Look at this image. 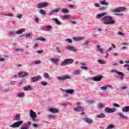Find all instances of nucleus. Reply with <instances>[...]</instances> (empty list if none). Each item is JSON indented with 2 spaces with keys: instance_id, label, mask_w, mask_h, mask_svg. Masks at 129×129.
Wrapping results in <instances>:
<instances>
[{
  "instance_id": "0e129e2a",
  "label": "nucleus",
  "mask_w": 129,
  "mask_h": 129,
  "mask_svg": "<svg viewBox=\"0 0 129 129\" xmlns=\"http://www.w3.org/2000/svg\"><path fill=\"white\" fill-rule=\"evenodd\" d=\"M95 6L96 8H99V4H96Z\"/></svg>"
},
{
  "instance_id": "052dcab7",
  "label": "nucleus",
  "mask_w": 129,
  "mask_h": 129,
  "mask_svg": "<svg viewBox=\"0 0 129 129\" xmlns=\"http://www.w3.org/2000/svg\"><path fill=\"white\" fill-rule=\"evenodd\" d=\"M118 34L120 35V36H123V33H122V32H120L119 31L118 32Z\"/></svg>"
},
{
  "instance_id": "13d9d810",
  "label": "nucleus",
  "mask_w": 129,
  "mask_h": 129,
  "mask_svg": "<svg viewBox=\"0 0 129 129\" xmlns=\"http://www.w3.org/2000/svg\"><path fill=\"white\" fill-rule=\"evenodd\" d=\"M81 69H83V70H87V67H82L81 68Z\"/></svg>"
},
{
  "instance_id": "72a5a7b5",
  "label": "nucleus",
  "mask_w": 129,
  "mask_h": 129,
  "mask_svg": "<svg viewBox=\"0 0 129 129\" xmlns=\"http://www.w3.org/2000/svg\"><path fill=\"white\" fill-rule=\"evenodd\" d=\"M61 12H62V13H64V14H67V13H69V11H68V9H64L61 10Z\"/></svg>"
},
{
  "instance_id": "49530a36",
  "label": "nucleus",
  "mask_w": 129,
  "mask_h": 129,
  "mask_svg": "<svg viewBox=\"0 0 129 129\" xmlns=\"http://www.w3.org/2000/svg\"><path fill=\"white\" fill-rule=\"evenodd\" d=\"M113 106H114V107H119L120 106L118 104L114 103Z\"/></svg>"
},
{
  "instance_id": "69168bd1",
  "label": "nucleus",
  "mask_w": 129,
  "mask_h": 129,
  "mask_svg": "<svg viewBox=\"0 0 129 129\" xmlns=\"http://www.w3.org/2000/svg\"><path fill=\"white\" fill-rule=\"evenodd\" d=\"M35 22H36V23H38V22H39V19L38 18H35Z\"/></svg>"
},
{
  "instance_id": "09e8293b",
  "label": "nucleus",
  "mask_w": 129,
  "mask_h": 129,
  "mask_svg": "<svg viewBox=\"0 0 129 129\" xmlns=\"http://www.w3.org/2000/svg\"><path fill=\"white\" fill-rule=\"evenodd\" d=\"M34 64H41V60H38L34 62Z\"/></svg>"
},
{
  "instance_id": "de8ad7c7",
  "label": "nucleus",
  "mask_w": 129,
  "mask_h": 129,
  "mask_svg": "<svg viewBox=\"0 0 129 129\" xmlns=\"http://www.w3.org/2000/svg\"><path fill=\"white\" fill-rule=\"evenodd\" d=\"M16 51H17V52H18V51H20V52H24V49L18 48V49H16Z\"/></svg>"
},
{
  "instance_id": "f3484780",
  "label": "nucleus",
  "mask_w": 129,
  "mask_h": 129,
  "mask_svg": "<svg viewBox=\"0 0 129 129\" xmlns=\"http://www.w3.org/2000/svg\"><path fill=\"white\" fill-rule=\"evenodd\" d=\"M106 15V13H101V14H98L97 15V16H96V18L97 19H100V18H101L102 17H103V16H105Z\"/></svg>"
},
{
  "instance_id": "4d7b16f0",
  "label": "nucleus",
  "mask_w": 129,
  "mask_h": 129,
  "mask_svg": "<svg viewBox=\"0 0 129 129\" xmlns=\"http://www.w3.org/2000/svg\"><path fill=\"white\" fill-rule=\"evenodd\" d=\"M17 17L18 19H22V14L17 15Z\"/></svg>"
},
{
  "instance_id": "9d476101",
  "label": "nucleus",
  "mask_w": 129,
  "mask_h": 129,
  "mask_svg": "<svg viewBox=\"0 0 129 129\" xmlns=\"http://www.w3.org/2000/svg\"><path fill=\"white\" fill-rule=\"evenodd\" d=\"M105 112H107L108 113H111L112 112H114L115 110H114V108H109L108 107L105 108Z\"/></svg>"
},
{
  "instance_id": "864d4df0",
  "label": "nucleus",
  "mask_w": 129,
  "mask_h": 129,
  "mask_svg": "<svg viewBox=\"0 0 129 129\" xmlns=\"http://www.w3.org/2000/svg\"><path fill=\"white\" fill-rule=\"evenodd\" d=\"M111 72L113 73H116V72H117V71H116V70H115L114 69H112L111 70Z\"/></svg>"
},
{
  "instance_id": "5701e85b",
  "label": "nucleus",
  "mask_w": 129,
  "mask_h": 129,
  "mask_svg": "<svg viewBox=\"0 0 129 129\" xmlns=\"http://www.w3.org/2000/svg\"><path fill=\"white\" fill-rule=\"evenodd\" d=\"M85 121L87 122V123H92L93 121L92 120H91V119H89L88 118H85Z\"/></svg>"
},
{
  "instance_id": "c756f323",
  "label": "nucleus",
  "mask_w": 129,
  "mask_h": 129,
  "mask_svg": "<svg viewBox=\"0 0 129 129\" xmlns=\"http://www.w3.org/2000/svg\"><path fill=\"white\" fill-rule=\"evenodd\" d=\"M23 89L25 91L31 90V89H32V88H31V86H28V87H24Z\"/></svg>"
},
{
  "instance_id": "a19ab883",
  "label": "nucleus",
  "mask_w": 129,
  "mask_h": 129,
  "mask_svg": "<svg viewBox=\"0 0 129 129\" xmlns=\"http://www.w3.org/2000/svg\"><path fill=\"white\" fill-rule=\"evenodd\" d=\"M98 63H99V64H105V61H102V60H101L100 59H99L98 60Z\"/></svg>"
},
{
  "instance_id": "338daca9",
  "label": "nucleus",
  "mask_w": 129,
  "mask_h": 129,
  "mask_svg": "<svg viewBox=\"0 0 129 129\" xmlns=\"http://www.w3.org/2000/svg\"><path fill=\"white\" fill-rule=\"evenodd\" d=\"M122 44L123 45V46H126V45H127V44H126V43L125 42L122 43Z\"/></svg>"
},
{
  "instance_id": "6e6552de",
  "label": "nucleus",
  "mask_w": 129,
  "mask_h": 129,
  "mask_svg": "<svg viewBox=\"0 0 129 129\" xmlns=\"http://www.w3.org/2000/svg\"><path fill=\"white\" fill-rule=\"evenodd\" d=\"M47 110L49 111V112H51V113H58V112H59V110L57 108H48Z\"/></svg>"
},
{
  "instance_id": "774afa93",
  "label": "nucleus",
  "mask_w": 129,
  "mask_h": 129,
  "mask_svg": "<svg viewBox=\"0 0 129 129\" xmlns=\"http://www.w3.org/2000/svg\"><path fill=\"white\" fill-rule=\"evenodd\" d=\"M90 80H92V79H86L85 80L86 81H90Z\"/></svg>"
},
{
  "instance_id": "7ed1b4c3",
  "label": "nucleus",
  "mask_w": 129,
  "mask_h": 129,
  "mask_svg": "<svg viewBox=\"0 0 129 129\" xmlns=\"http://www.w3.org/2000/svg\"><path fill=\"white\" fill-rule=\"evenodd\" d=\"M72 63H73V60L72 59H66L61 63V66H66V65H69V64H72Z\"/></svg>"
},
{
  "instance_id": "3c124183",
  "label": "nucleus",
  "mask_w": 129,
  "mask_h": 129,
  "mask_svg": "<svg viewBox=\"0 0 129 129\" xmlns=\"http://www.w3.org/2000/svg\"><path fill=\"white\" fill-rule=\"evenodd\" d=\"M66 41L68 42V43H72V40H71V39H67Z\"/></svg>"
},
{
  "instance_id": "423d86ee",
  "label": "nucleus",
  "mask_w": 129,
  "mask_h": 129,
  "mask_svg": "<svg viewBox=\"0 0 129 129\" xmlns=\"http://www.w3.org/2000/svg\"><path fill=\"white\" fill-rule=\"evenodd\" d=\"M103 78V76H96L95 77H94L92 78V80L93 81H96V82L98 81H101V79Z\"/></svg>"
},
{
  "instance_id": "37998d69",
  "label": "nucleus",
  "mask_w": 129,
  "mask_h": 129,
  "mask_svg": "<svg viewBox=\"0 0 129 129\" xmlns=\"http://www.w3.org/2000/svg\"><path fill=\"white\" fill-rule=\"evenodd\" d=\"M38 40H39L40 41H42V42H45V41H46V39H45V38L44 37L39 38Z\"/></svg>"
},
{
  "instance_id": "a18cd8bd",
  "label": "nucleus",
  "mask_w": 129,
  "mask_h": 129,
  "mask_svg": "<svg viewBox=\"0 0 129 129\" xmlns=\"http://www.w3.org/2000/svg\"><path fill=\"white\" fill-rule=\"evenodd\" d=\"M44 77H45V78H48L49 77V74H48L47 73H44Z\"/></svg>"
},
{
  "instance_id": "cd10ccee",
  "label": "nucleus",
  "mask_w": 129,
  "mask_h": 129,
  "mask_svg": "<svg viewBox=\"0 0 129 129\" xmlns=\"http://www.w3.org/2000/svg\"><path fill=\"white\" fill-rule=\"evenodd\" d=\"M97 48H98L97 51H98V52H100L101 54H102V52H103V50H102V49H101V48H100V46L99 45H97Z\"/></svg>"
},
{
  "instance_id": "bf43d9fd",
  "label": "nucleus",
  "mask_w": 129,
  "mask_h": 129,
  "mask_svg": "<svg viewBox=\"0 0 129 129\" xmlns=\"http://www.w3.org/2000/svg\"><path fill=\"white\" fill-rule=\"evenodd\" d=\"M56 50L58 53H60L61 52V50H60V49H59V47H56Z\"/></svg>"
},
{
  "instance_id": "39448f33",
  "label": "nucleus",
  "mask_w": 129,
  "mask_h": 129,
  "mask_svg": "<svg viewBox=\"0 0 129 129\" xmlns=\"http://www.w3.org/2000/svg\"><path fill=\"white\" fill-rule=\"evenodd\" d=\"M30 116L32 118V119L35 121L36 118H37V115H36V112H34L33 110H30L29 112Z\"/></svg>"
},
{
  "instance_id": "5fc2aeb1",
  "label": "nucleus",
  "mask_w": 129,
  "mask_h": 129,
  "mask_svg": "<svg viewBox=\"0 0 129 129\" xmlns=\"http://www.w3.org/2000/svg\"><path fill=\"white\" fill-rule=\"evenodd\" d=\"M32 126H33L34 127H38V124H36V123H33L32 124Z\"/></svg>"
},
{
  "instance_id": "ddd939ff",
  "label": "nucleus",
  "mask_w": 129,
  "mask_h": 129,
  "mask_svg": "<svg viewBox=\"0 0 129 129\" xmlns=\"http://www.w3.org/2000/svg\"><path fill=\"white\" fill-rule=\"evenodd\" d=\"M67 50H69V51H73V52H76V49L74 48L73 46H71L70 45H68L66 47Z\"/></svg>"
},
{
  "instance_id": "e433bc0d",
  "label": "nucleus",
  "mask_w": 129,
  "mask_h": 129,
  "mask_svg": "<svg viewBox=\"0 0 129 129\" xmlns=\"http://www.w3.org/2000/svg\"><path fill=\"white\" fill-rule=\"evenodd\" d=\"M97 106L98 108H102V106H103V104L99 103L97 105Z\"/></svg>"
},
{
  "instance_id": "c9c22d12",
  "label": "nucleus",
  "mask_w": 129,
  "mask_h": 129,
  "mask_svg": "<svg viewBox=\"0 0 129 129\" xmlns=\"http://www.w3.org/2000/svg\"><path fill=\"white\" fill-rule=\"evenodd\" d=\"M39 13L40 14H41V15H43L44 16L46 15V12H45V11L43 10H40Z\"/></svg>"
},
{
  "instance_id": "58836bf2",
  "label": "nucleus",
  "mask_w": 129,
  "mask_h": 129,
  "mask_svg": "<svg viewBox=\"0 0 129 129\" xmlns=\"http://www.w3.org/2000/svg\"><path fill=\"white\" fill-rule=\"evenodd\" d=\"M69 7L70 9H76L77 7L75 5H69Z\"/></svg>"
},
{
  "instance_id": "f704fd0d",
  "label": "nucleus",
  "mask_w": 129,
  "mask_h": 129,
  "mask_svg": "<svg viewBox=\"0 0 129 129\" xmlns=\"http://www.w3.org/2000/svg\"><path fill=\"white\" fill-rule=\"evenodd\" d=\"M116 74H117V75H119L120 76H124V75L123 74V73H122V72H116Z\"/></svg>"
},
{
  "instance_id": "0eeeda50",
  "label": "nucleus",
  "mask_w": 129,
  "mask_h": 129,
  "mask_svg": "<svg viewBox=\"0 0 129 129\" xmlns=\"http://www.w3.org/2000/svg\"><path fill=\"white\" fill-rule=\"evenodd\" d=\"M80 103H77L78 106L76 108H74V110L76 111H83L84 110V108L80 106Z\"/></svg>"
},
{
  "instance_id": "412c9836",
  "label": "nucleus",
  "mask_w": 129,
  "mask_h": 129,
  "mask_svg": "<svg viewBox=\"0 0 129 129\" xmlns=\"http://www.w3.org/2000/svg\"><path fill=\"white\" fill-rule=\"evenodd\" d=\"M80 70L79 69H77V70H74L73 71V73L74 74V75H78L79 74H80Z\"/></svg>"
},
{
  "instance_id": "ea45409f",
  "label": "nucleus",
  "mask_w": 129,
  "mask_h": 129,
  "mask_svg": "<svg viewBox=\"0 0 129 129\" xmlns=\"http://www.w3.org/2000/svg\"><path fill=\"white\" fill-rule=\"evenodd\" d=\"M47 118H53L54 119L55 118V116H54L53 115H49L47 116Z\"/></svg>"
},
{
  "instance_id": "aec40b11",
  "label": "nucleus",
  "mask_w": 129,
  "mask_h": 129,
  "mask_svg": "<svg viewBox=\"0 0 129 129\" xmlns=\"http://www.w3.org/2000/svg\"><path fill=\"white\" fill-rule=\"evenodd\" d=\"M122 110L123 112H128L129 106H126L124 108H122Z\"/></svg>"
},
{
  "instance_id": "603ef678",
  "label": "nucleus",
  "mask_w": 129,
  "mask_h": 129,
  "mask_svg": "<svg viewBox=\"0 0 129 129\" xmlns=\"http://www.w3.org/2000/svg\"><path fill=\"white\" fill-rule=\"evenodd\" d=\"M41 83L42 85H43V86H46V85L47 84V83L45 82H41Z\"/></svg>"
},
{
  "instance_id": "a211bd4d",
  "label": "nucleus",
  "mask_w": 129,
  "mask_h": 129,
  "mask_svg": "<svg viewBox=\"0 0 129 129\" xmlns=\"http://www.w3.org/2000/svg\"><path fill=\"white\" fill-rule=\"evenodd\" d=\"M60 11V9H56L50 11V13H49V15H53L54 13H58Z\"/></svg>"
},
{
  "instance_id": "f03ea898",
  "label": "nucleus",
  "mask_w": 129,
  "mask_h": 129,
  "mask_svg": "<svg viewBox=\"0 0 129 129\" xmlns=\"http://www.w3.org/2000/svg\"><path fill=\"white\" fill-rule=\"evenodd\" d=\"M125 10H126V8L124 7H119L112 9L111 11L113 13H119V12H125Z\"/></svg>"
},
{
  "instance_id": "bb28decb",
  "label": "nucleus",
  "mask_w": 129,
  "mask_h": 129,
  "mask_svg": "<svg viewBox=\"0 0 129 129\" xmlns=\"http://www.w3.org/2000/svg\"><path fill=\"white\" fill-rule=\"evenodd\" d=\"M50 60L51 61V62H52V63L56 64L57 63V62H58V61H59V59L52 58L50 59Z\"/></svg>"
},
{
  "instance_id": "6e6d98bb",
  "label": "nucleus",
  "mask_w": 129,
  "mask_h": 129,
  "mask_svg": "<svg viewBox=\"0 0 129 129\" xmlns=\"http://www.w3.org/2000/svg\"><path fill=\"white\" fill-rule=\"evenodd\" d=\"M124 67H128V69H127L126 70H128V72H129V65L127 64H126L125 65H124Z\"/></svg>"
},
{
  "instance_id": "e2e57ef3",
  "label": "nucleus",
  "mask_w": 129,
  "mask_h": 129,
  "mask_svg": "<svg viewBox=\"0 0 129 129\" xmlns=\"http://www.w3.org/2000/svg\"><path fill=\"white\" fill-rule=\"evenodd\" d=\"M75 41H80L81 40V38H74Z\"/></svg>"
},
{
  "instance_id": "680f3d73",
  "label": "nucleus",
  "mask_w": 129,
  "mask_h": 129,
  "mask_svg": "<svg viewBox=\"0 0 129 129\" xmlns=\"http://www.w3.org/2000/svg\"><path fill=\"white\" fill-rule=\"evenodd\" d=\"M43 52L42 50H39L37 51L38 54H41V53H42Z\"/></svg>"
},
{
  "instance_id": "4c0bfd02",
  "label": "nucleus",
  "mask_w": 129,
  "mask_h": 129,
  "mask_svg": "<svg viewBox=\"0 0 129 129\" xmlns=\"http://www.w3.org/2000/svg\"><path fill=\"white\" fill-rule=\"evenodd\" d=\"M24 95H25V93L18 94V97L22 98L24 97Z\"/></svg>"
},
{
  "instance_id": "4468645a",
  "label": "nucleus",
  "mask_w": 129,
  "mask_h": 129,
  "mask_svg": "<svg viewBox=\"0 0 129 129\" xmlns=\"http://www.w3.org/2000/svg\"><path fill=\"white\" fill-rule=\"evenodd\" d=\"M29 74L25 72H21L18 74L19 77H25V76H28Z\"/></svg>"
},
{
  "instance_id": "b1692460",
  "label": "nucleus",
  "mask_w": 129,
  "mask_h": 129,
  "mask_svg": "<svg viewBox=\"0 0 129 129\" xmlns=\"http://www.w3.org/2000/svg\"><path fill=\"white\" fill-rule=\"evenodd\" d=\"M100 5H104V6H108V3L106 2V1H100Z\"/></svg>"
},
{
  "instance_id": "8fccbe9b",
  "label": "nucleus",
  "mask_w": 129,
  "mask_h": 129,
  "mask_svg": "<svg viewBox=\"0 0 129 129\" xmlns=\"http://www.w3.org/2000/svg\"><path fill=\"white\" fill-rule=\"evenodd\" d=\"M120 89V90H126V87H121Z\"/></svg>"
},
{
  "instance_id": "2f4dec72",
  "label": "nucleus",
  "mask_w": 129,
  "mask_h": 129,
  "mask_svg": "<svg viewBox=\"0 0 129 129\" xmlns=\"http://www.w3.org/2000/svg\"><path fill=\"white\" fill-rule=\"evenodd\" d=\"M114 127V125L113 124H110L106 128V129H112Z\"/></svg>"
},
{
  "instance_id": "a878e982",
  "label": "nucleus",
  "mask_w": 129,
  "mask_h": 129,
  "mask_svg": "<svg viewBox=\"0 0 129 129\" xmlns=\"http://www.w3.org/2000/svg\"><path fill=\"white\" fill-rule=\"evenodd\" d=\"M32 36H33V34L31 33H28L25 35L26 38H28V39H32Z\"/></svg>"
},
{
  "instance_id": "c85d7f7f",
  "label": "nucleus",
  "mask_w": 129,
  "mask_h": 129,
  "mask_svg": "<svg viewBox=\"0 0 129 129\" xmlns=\"http://www.w3.org/2000/svg\"><path fill=\"white\" fill-rule=\"evenodd\" d=\"M25 32L24 29H20L19 31H18L16 32V34H22V33H24Z\"/></svg>"
},
{
  "instance_id": "f257e3e1",
  "label": "nucleus",
  "mask_w": 129,
  "mask_h": 129,
  "mask_svg": "<svg viewBox=\"0 0 129 129\" xmlns=\"http://www.w3.org/2000/svg\"><path fill=\"white\" fill-rule=\"evenodd\" d=\"M104 25H113L115 21L112 20V17L110 16H106L102 18Z\"/></svg>"
},
{
  "instance_id": "c03bdc74",
  "label": "nucleus",
  "mask_w": 129,
  "mask_h": 129,
  "mask_svg": "<svg viewBox=\"0 0 129 129\" xmlns=\"http://www.w3.org/2000/svg\"><path fill=\"white\" fill-rule=\"evenodd\" d=\"M119 116H120L121 117H122V118H125V116L121 113H119Z\"/></svg>"
},
{
  "instance_id": "7c9ffc66",
  "label": "nucleus",
  "mask_w": 129,
  "mask_h": 129,
  "mask_svg": "<svg viewBox=\"0 0 129 129\" xmlns=\"http://www.w3.org/2000/svg\"><path fill=\"white\" fill-rule=\"evenodd\" d=\"M20 119H21V116L19 114H17L15 117V120H20Z\"/></svg>"
},
{
  "instance_id": "9b49d317",
  "label": "nucleus",
  "mask_w": 129,
  "mask_h": 129,
  "mask_svg": "<svg viewBox=\"0 0 129 129\" xmlns=\"http://www.w3.org/2000/svg\"><path fill=\"white\" fill-rule=\"evenodd\" d=\"M40 79H42V78L40 76H37L35 77L31 78V82H36L40 80Z\"/></svg>"
},
{
  "instance_id": "393cba45",
  "label": "nucleus",
  "mask_w": 129,
  "mask_h": 129,
  "mask_svg": "<svg viewBox=\"0 0 129 129\" xmlns=\"http://www.w3.org/2000/svg\"><path fill=\"white\" fill-rule=\"evenodd\" d=\"M66 93H68V94H73V93H74V90H67L66 91Z\"/></svg>"
},
{
  "instance_id": "20e7f679",
  "label": "nucleus",
  "mask_w": 129,
  "mask_h": 129,
  "mask_svg": "<svg viewBox=\"0 0 129 129\" xmlns=\"http://www.w3.org/2000/svg\"><path fill=\"white\" fill-rule=\"evenodd\" d=\"M23 121H18L17 122H15L12 125H10L11 127L16 128V127H19L20 125L23 124Z\"/></svg>"
},
{
  "instance_id": "79ce46f5",
  "label": "nucleus",
  "mask_w": 129,
  "mask_h": 129,
  "mask_svg": "<svg viewBox=\"0 0 129 129\" xmlns=\"http://www.w3.org/2000/svg\"><path fill=\"white\" fill-rule=\"evenodd\" d=\"M46 31H50V30H51V29L52 28V27L51 26H46Z\"/></svg>"
},
{
  "instance_id": "f8f14e48",
  "label": "nucleus",
  "mask_w": 129,
  "mask_h": 129,
  "mask_svg": "<svg viewBox=\"0 0 129 129\" xmlns=\"http://www.w3.org/2000/svg\"><path fill=\"white\" fill-rule=\"evenodd\" d=\"M70 77L69 76H64L62 77H57V79L58 80H60V81H62L63 80H66V79H70Z\"/></svg>"
},
{
  "instance_id": "473e14b6",
  "label": "nucleus",
  "mask_w": 129,
  "mask_h": 129,
  "mask_svg": "<svg viewBox=\"0 0 129 129\" xmlns=\"http://www.w3.org/2000/svg\"><path fill=\"white\" fill-rule=\"evenodd\" d=\"M115 49V45L114 44H113V43H112V47H110L108 51H111V50H112V49Z\"/></svg>"
},
{
  "instance_id": "dca6fc26",
  "label": "nucleus",
  "mask_w": 129,
  "mask_h": 129,
  "mask_svg": "<svg viewBox=\"0 0 129 129\" xmlns=\"http://www.w3.org/2000/svg\"><path fill=\"white\" fill-rule=\"evenodd\" d=\"M30 125H31V122H28L26 123L25 126L21 127V129H29Z\"/></svg>"
},
{
  "instance_id": "4be33fe9",
  "label": "nucleus",
  "mask_w": 129,
  "mask_h": 129,
  "mask_svg": "<svg viewBox=\"0 0 129 129\" xmlns=\"http://www.w3.org/2000/svg\"><path fill=\"white\" fill-rule=\"evenodd\" d=\"M105 116V114L103 113H100V114L97 115V117H98V118H104Z\"/></svg>"
},
{
  "instance_id": "6ab92c4d",
  "label": "nucleus",
  "mask_w": 129,
  "mask_h": 129,
  "mask_svg": "<svg viewBox=\"0 0 129 129\" xmlns=\"http://www.w3.org/2000/svg\"><path fill=\"white\" fill-rule=\"evenodd\" d=\"M52 20L54 21L56 25H57L58 26L61 24V22L58 20V18H53Z\"/></svg>"
},
{
  "instance_id": "1a4fd4ad",
  "label": "nucleus",
  "mask_w": 129,
  "mask_h": 129,
  "mask_svg": "<svg viewBox=\"0 0 129 129\" xmlns=\"http://www.w3.org/2000/svg\"><path fill=\"white\" fill-rule=\"evenodd\" d=\"M46 7H48V4L46 3H40L37 4L38 9H41L42 8H46Z\"/></svg>"
},
{
  "instance_id": "2eb2a0df",
  "label": "nucleus",
  "mask_w": 129,
  "mask_h": 129,
  "mask_svg": "<svg viewBox=\"0 0 129 129\" xmlns=\"http://www.w3.org/2000/svg\"><path fill=\"white\" fill-rule=\"evenodd\" d=\"M108 87H110V88H112V87H111V86H109L108 85H106L105 86H103L102 87H100V89L101 90H106V89H107V88H108Z\"/></svg>"
}]
</instances>
